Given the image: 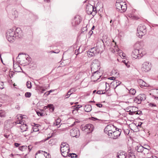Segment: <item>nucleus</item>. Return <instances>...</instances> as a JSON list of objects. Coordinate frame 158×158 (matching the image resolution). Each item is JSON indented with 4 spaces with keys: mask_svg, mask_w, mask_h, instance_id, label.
<instances>
[{
    "mask_svg": "<svg viewBox=\"0 0 158 158\" xmlns=\"http://www.w3.org/2000/svg\"><path fill=\"white\" fill-rule=\"evenodd\" d=\"M9 135H7L6 134L4 135V136L6 138H8Z\"/></svg>",
    "mask_w": 158,
    "mask_h": 158,
    "instance_id": "nucleus-57",
    "label": "nucleus"
},
{
    "mask_svg": "<svg viewBox=\"0 0 158 158\" xmlns=\"http://www.w3.org/2000/svg\"><path fill=\"white\" fill-rule=\"evenodd\" d=\"M129 92L132 95H134L136 93V90L134 89H131L129 90Z\"/></svg>",
    "mask_w": 158,
    "mask_h": 158,
    "instance_id": "nucleus-31",
    "label": "nucleus"
},
{
    "mask_svg": "<svg viewBox=\"0 0 158 158\" xmlns=\"http://www.w3.org/2000/svg\"><path fill=\"white\" fill-rule=\"evenodd\" d=\"M30 60V58L29 56L24 54V55L21 57L20 62L21 64H28Z\"/></svg>",
    "mask_w": 158,
    "mask_h": 158,
    "instance_id": "nucleus-9",
    "label": "nucleus"
},
{
    "mask_svg": "<svg viewBox=\"0 0 158 158\" xmlns=\"http://www.w3.org/2000/svg\"><path fill=\"white\" fill-rule=\"evenodd\" d=\"M96 106H97L98 107L101 108L102 107V105L100 103H97L96 104Z\"/></svg>",
    "mask_w": 158,
    "mask_h": 158,
    "instance_id": "nucleus-47",
    "label": "nucleus"
},
{
    "mask_svg": "<svg viewBox=\"0 0 158 158\" xmlns=\"http://www.w3.org/2000/svg\"><path fill=\"white\" fill-rule=\"evenodd\" d=\"M136 111H132L130 110V112H129V114L131 115H133L134 114H135Z\"/></svg>",
    "mask_w": 158,
    "mask_h": 158,
    "instance_id": "nucleus-43",
    "label": "nucleus"
},
{
    "mask_svg": "<svg viewBox=\"0 0 158 158\" xmlns=\"http://www.w3.org/2000/svg\"><path fill=\"white\" fill-rule=\"evenodd\" d=\"M37 127V126H36L35 127H32L33 131L36 132V131H38L39 130Z\"/></svg>",
    "mask_w": 158,
    "mask_h": 158,
    "instance_id": "nucleus-41",
    "label": "nucleus"
},
{
    "mask_svg": "<svg viewBox=\"0 0 158 158\" xmlns=\"http://www.w3.org/2000/svg\"><path fill=\"white\" fill-rule=\"evenodd\" d=\"M12 14L11 18L12 19H15L18 17V13L16 10L13 11L12 12Z\"/></svg>",
    "mask_w": 158,
    "mask_h": 158,
    "instance_id": "nucleus-19",
    "label": "nucleus"
},
{
    "mask_svg": "<svg viewBox=\"0 0 158 158\" xmlns=\"http://www.w3.org/2000/svg\"><path fill=\"white\" fill-rule=\"evenodd\" d=\"M149 106H156V105L155 104H153V103H150L149 104Z\"/></svg>",
    "mask_w": 158,
    "mask_h": 158,
    "instance_id": "nucleus-53",
    "label": "nucleus"
},
{
    "mask_svg": "<svg viewBox=\"0 0 158 158\" xmlns=\"http://www.w3.org/2000/svg\"><path fill=\"white\" fill-rule=\"evenodd\" d=\"M69 152H61V154L64 157H66L68 156L69 154H68Z\"/></svg>",
    "mask_w": 158,
    "mask_h": 158,
    "instance_id": "nucleus-33",
    "label": "nucleus"
},
{
    "mask_svg": "<svg viewBox=\"0 0 158 158\" xmlns=\"http://www.w3.org/2000/svg\"><path fill=\"white\" fill-rule=\"evenodd\" d=\"M136 149L138 152L142 153L144 151V148L141 145H139L136 147Z\"/></svg>",
    "mask_w": 158,
    "mask_h": 158,
    "instance_id": "nucleus-17",
    "label": "nucleus"
},
{
    "mask_svg": "<svg viewBox=\"0 0 158 158\" xmlns=\"http://www.w3.org/2000/svg\"><path fill=\"white\" fill-rule=\"evenodd\" d=\"M131 108H132L131 106H129L127 108V112H130V110L131 109Z\"/></svg>",
    "mask_w": 158,
    "mask_h": 158,
    "instance_id": "nucleus-50",
    "label": "nucleus"
},
{
    "mask_svg": "<svg viewBox=\"0 0 158 158\" xmlns=\"http://www.w3.org/2000/svg\"><path fill=\"white\" fill-rule=\"evenodd\" d=\"M142 114V112L141 111L138 110H136V112L135 113V114H139V115H141Z\"/></svg>",
    "mask_w": 158,
    "mask_h": 158,
    "instance_id": "nucleus-42",
    "label": "nucleus"
},
{
    "mask_svg": "<svg viewBox=\"0 0 158 158\" xmlns=\"http://www.w3.org/2000/svg\"><path fill=\"white\" fill-rule=\"evenodd\" d=\"M26 85L28 88L30 89L31 87V82L30 81H28L26 83Z\"/></svg>",
    "mask_w": 158,
    "mask_h": 158,
    "instance_id": "nucleus-32",
    "label": "nucleus"
},
{
    "mask_svg": "<svg viewBox=\"0 0 158 158\" xmlns=\"http://www.w3.org/2000/svg\"><path fill=\"white\" fill-rule=\"evenodd\" d=\"M93 118L94 119V120H99V119L93 117Z\"/></svg>",
    "mask_w": 158,
    "mask_h": 158,
    "instance_id": "nucleus-61",
    "label": "nucleus"
},
{
    "mask_svg": "<svg viewBox=\"0 0 158 158\" xmlns=\"http://www.w3.org/2000/svg\"><path fill=\"white\" fill-rule=\"evenodd\" d=\"M151 68V63L149 62L146 61L142 64L141 70L143 71L146 72L150 71Z\"/></svg>",
    "mask_w": 158,
    "mask_h": 158,
    "instance_id": "nucleus-7",
    "label": "nucleus"
},
{
    "mask_svg": "<svg viewBox=\"0 0 158 158\" xmlns=\"http://www.w3.org/2000/svg\"><path fill=\"white\" fill-rule=\"evenodd\" d=\"M125 54H123V53L122 54V56L123 57H125Z\"/></svg>",
    "mask_w": 158,
    "mask_h": 158,
    "instance_id": "nucleus-64",
    "label": "nucleus"
},
{
    "mask_svg": "<svg viewBox=\"0 0 158 158\" xmlns=\"http://www.w3.org/2000/svg\"><path fill=\"white\" fill-rule=\"evenodd\" d=\"M138 82L139 84L142 86L145 87H148V84L146 83L141 79H139L138 80Z\"/></svg>",
    "mask_w": 158,
    "mask_h": 158,
    "instance_id": "nucleus-14",
    "label": "nucleus"
},
{
    "mask_svg": "<svg viewBox=\"0 0 158 158\" xmlns=\"http://www.w3.org/2000/svg\"><path fill=\"white\" fill-rule=\"evenodd\" d=\"M150 149V147L149 146H148V148H144V151L143 152V153L144 154L145 153H148L149 152V150Z\"/></svg>",
    "mask_w": 158,
    "mask_h": 158,
    "instance_id": "nucleus-28",
    "label": "nucleus"
},
{
    "mask_svg": "<svg viewBox=\"0 0 158 158\" xmlns=\"http://www.w3.org/2000/svg\"><path fill=\"white\" fill-rule=\"evenodd\" d=\"M91 106L89 105H86L84 108L85 111L86 112H89L92 110Z\"/></svg>",
    "mask_w": 158,
    "mask_h": 158,
    "instance_id": "nucleus-18",
    "label": "nucleus"
},
{
    "mask_svg": "<svg viewBox=\"0 0 158 158\" xmlns=\"http://www.w3.org/2000/svg\"><path fill=\"white\" fill-rule=\"evenodd\" d=\"M113 131L112 130H110L109 131H108L107 132H105L109 136H113Z\"/></svg>",
    "mask_w": 158,
    "mask_h": 158,
    "instance_id": "nucleus-34",
    "label": "nucleus"
},
{
    "mask_svg": "<svg viewBox=\"0 0 158 158\" xmlns=\"http://www.w3.org/2000/svg\"><path fill=\"white\" fill-rule=\"evenodd\" d=\"M146 27L143 24L139 25L137 28V36L141 38L146 33Z\"/></svg>",
    "mask_w": 158,
    "mask_h": 158,
    "instance_id": "nucleus-5",
    "label": "nucleus"
},
{
    "mask_svg": "<svg viewBox=\"0 0 158 158\" xmlns=\"http://www.w3.org/2000/svg\"><path fill=\"white\" fill-rule=\"evenodd\" d=\"M55 53H58L60 51L59 50L57 49L56 50H55Z\"/></svg>",
    "mask_w": 158,
    "mask_h": 158,
    "instance_id": "nucleus-58",
    "label": "nucleus"
},
{
    "mask_svg": "<svg viewBox=\"0 0 158 158\" xmlns=\"http://www.w3.org/2000/svg\"><path fill=\"white\" fill-rule=\"evenodd\" d=\"M87 30L86 26L83 27L82 29V31L83 32H84L85 31H86Z\"/></svg>",
    "mask_w": 158,
    "mask_h": 158,
    "instance_id": "nucleus-46",
    "label": "nucleus"
},
{
    "mask_svg": "<svg viewBox=\"0 0 158 158\" xmlns=\"http://www.w3.org/2000/svg\"><path fill=\"white\" fill-rule=\"evenodd\" d=\"M121 83V82L120 81H118L117 80L114 81H113L111 83V84L112 85L114 86L116 85V86L114 88V89H115Z\"/></svg>",
    "mask_w": 158,
    "mask_h": 158,
    "instance_id": "nucleus-15",
    "label": "nucleus"
},
{
    "mask_svg": "<svg viewBox=\"0 0 158 158\" xmlns=\"http://www.w3.org/2000/svg\"><path fill=\"white\" fill-rule=\"evenodd\" d=\"M49 94H50L48 92H47L44 94L46 95L47 96H48Z\"/></svg>",
    "mask_w": 158,
    "mask_h": 158,
    "instance_id": "nucleus-59",
    "label": "nucleus"
},
{
    "mask_svg": "<svg viewBox=\"0 0 158 158\" xmlns=\"http://www.w3.org/2000/svg\"><path fill=\"white\" fill-rule=\"evenodd\" d=\"M61 152H69V149L68 144L66 143H62L60 146V148Z\"/></svg>",
    "mask_w": 158,
    "mask_h": 158,
    "instance_id": "nucleus-11",
    "label": "nucleus"
},
{
    "mask_svg": "<svg viewBox=\"0 0 158 158\" xmlns=\"http://www.w3.org/2000/svg\"><path fill=\"white\" fill-rule=\"evenodd\" d=\"M79 50V48L78 49V50H76L75 51V53L76 54V55H77L78 54L79 52L78 51Z\"/></svg>",
    "mask_w": 158,
    "mask_h": 158,
    "instance_id": "nucleus-54",
    "label": "nucleus"
},
{
    "mask_svg": "<svg viewBox=\"0 0 158 158\" xmlns=\"http://www.w3.org/2000/svg\"><path fill=\"white\" fill-rule=\"evenodd\" d=\"M27 146H22L19 147V149L22 151H24L25 150L27 149Z\"/></svg>",
    "mask_w": 158,
    "mask_h": 158,
    "instance_id": "nucleus-29",
    "label": "nucleus"
},
{
    "mask_svg": "<svg viewBox=\"0 0 158 158\" xmlns=\"http://www.w3.org/2000/svg\"><path fill=\"white\" fill-rule=\"evenodd\" d=\"M6 116V112L5 111L1 110L0 111V120Z\"/></svg>",
    "mask_w": 158,
    "mask_h": 158,
    "instance_id": "nucleus-20",
    "label": "nucleus"
},
{
    "mask_svg": "<svg viewBox=\"0 0 158 158\" xmlns=\"http://www.w3.org/2000/svg\"><path fill=\"white\" fill-rule=\"evenodd\" d=\"M70 133L71 136L73 137L78 138L80 133L79 129L77 128H74L70 130Z\"/></svg>",
    "mask_w": 158,
    "mask_h": 158,
    "instance_id": "nucleus-8",
    "label": "nucleus"
},
{
    "mask_svg": "<svg viewBox=\"0 0 158 158\" xmlns=\"http://www.w3.org/2000/svg\"><path fill=\"white\" fill-rule=\"evenodd\" d=\"M94 127L92 124H87L84 127H83L82 129L83 131L87 132L88 133L91 132L94 130Z\"/></svg>",
    "mask_w": 158,
    "mask_h": 158,
    "instance_id": "nucleus-10",
    "label": "nucleus"
},
{
    "mask_svg": "<svg viewBox=\"0 0 158 158\" xmlns=\"http://www.w3.org/2000/svg\"><path fill=\"white\" fill-rule=\"evenodd\" d=\"M20 128L21 130V132H23L26 131L27 130V127L26 124H25L22 126Z\"/></svg>",
    "mask_w": 158,
    "mask_h": 158,
    "instance_id": "nucleus-24",
    "label": "nucleus"
},
{
    "mask_svg": "<svg viewBox=\"0 0 158 158\" xmlns=\"http://www.w3.org/2000/svg\"><path fill=\"white\" fill-rule=\"evenodd\" d=\"M15 108L18 110H19L20 109V107L18 106H16Z\"/></svg>",
    "mask_w": 158,
    "mask_h": 158,
    "instance_id": "nucleus-60",
    "label": "nucleus"
},
{
    "mask_svg": "<svg viewBox=\"0 0 158 158\" xmlns=\"http://www.w3.org/2000/svg\"><path fill=\"white\" fill-rule=\"evenodd\" d=\"M140 98H139L138 95L137 96V97H136L134 99V102L138 104L141 103V101Z\"/></svg>",
    "mask_w": 158,
    "mask_h": 158,
    "instance_id": "nucleus-21",
    "label": "nucleus"
},
{
    "mask_svg": "<svg viewBox=\"0 0 158 158\" xmlns=\"http://www.w3.org/2000/svg\"><path fill=\"white\" fill-rule=\"evenodd\" d=\"M37 114L39 116H42L43 115V113L40 112H37Z\"/></svg>",
    "mask_w": 158,
    "mask_h": 158,
    "instance_id": "nucleus-49",
    "label": "nucleus"
},
{
    "mask_svg": "<svg viewBox=\"0 0 158 158\" xmlns=\"http://www.w3.org/2000/svg\"><path fill=\"white\" fill-rule=\"evenodd\" d=\"M100 47H101V46H100ZM96 48H97V50L98 49V50L97 51V52H99L100 51H102V48H101V47H100V48H99V45L97 46V47Z\"/></svg>",
    "mask_w": 158,
    "mask_h": 158,
    "instance_id": "nucleus-44",
    "label": "nucleus"
},
{
    "mask_svg": "<svg viewBox=\"0 0 158 158\" xmlns=\"http://www.w3.org/2000/svg\"><path fill=\"white\" fill-rule=\"evenodd\" d=\"M31 95V93L30 92H26L25 93V96L27 98H29Z\"/></svg>",
    "mask_w": 158,
    "mask_h": 158,
    "instance_id": "nucleus-36",
    "label": "nucleus"
},
{
    "mask_svg": "<svg viewBox=\"0 0 158 158\" xmlns=\"http://www.w3.org/2000/svg\"><path fill=\"white\" fill-rule=\"evenodd\" d=\"M139 98H140V99H141V102L143 101H144L146 98V95L144 94H140L138 95Z\"/></svg>",
    "mask_w": 158,
    "mask_h": 158,
    "instance_id": "nucleus-23",
    "label": "nucleus"
},
{
    "mask_svg": "<svg viewBox=\"0 0 158 158\" xmlns=\"http://www.w3.org/2000/svg\"><path fill=\"white\" fill-rule=\"evenodd\" d=\"M96 48H95L94 47L91 48L89 51L90 52L94 51V52H97V50Z\"/></svg>",
    "mask_w": 158,
    "mask_h": 158,
    "instance_id": "nucleus-37",
    "label": "nucleus"
},
{
    "mask_svg": "<svg viewBox=\"0 0 158 158\" xmlns=\"http://www.w3.org/2000/svg\"><path fill=\"white\" fill-rule=\"evenodd\" d=\"M129 130L128 129H127L124 131V133L126 135H128L129 134Z\"/></svg>",
    "mask_w": 158,
    "mask_h": 158,
    "instance_id": "nucleus-48",
    "label": "nucleus"
},
{
    "mask_svg": "<svg viewBox=\"0 0 158 158\" xmlns=\"http://www.w3.org/2000/svg\"><path fill=\"white\" fill-rule=\"evenodd\" d=\"M122 62L124 63L125 64L127 62H126V60H123L122 61Z\"/></svg>",
    "mask_w": 158,
    "mask_h": 158,
    "instance_id": "nucleus-62",
    "label": "nucleus"
},
{
    "mask_svg": "<svg viewBox=\"0 0 158 158\" xmlns=\"http://www.w3.org/2000/svg\"><path fill=\"white\" fill-rule=\"evenodd\" d=\"M81 21V17L79 15L76 16L73 20L72 24L73 26H76L79 24Z\"/></svg>",
    "mask_w": 158,
    "mask_h": 158,
    "instance_id": "nucleus-12",
    "label": "nucleus"
},
{
    "mask_svg": "<svg viewBox=\"0 0 158 158\" xmlns=\"http://www.w3.org/2000/svg\"><path fill=\"white\" fill-rule=\"evenodd\" d=\"M108 79H110V80H114L115 79V78L114 77H111L108 78Z\"/></svg>",
    "mask_w": 158,
    "mask_h": 158,
    "instance_id": "nucleus-51",
    "label": "nucleus"
},
{
    "mask_svg": "<svg viewBox=\"0 0 158 158\" xmlns=\"http://www.w3.org/2000/svg\"><path fill=\"white\" fill-rule=\"evenodd\" d=\"M14 144H15V145L16 147H19V145H20L19 143H15Z\"/></svg>",
    "mask_w": 158,
    "mask_h": 158,
    "instance_id": "nucleus-55",
    "label": "nucleus"
},
{
    "mask_svg": "<svg viewBox=\"0 0 158 158\" xmlns=\"http://www.w3.org/2000/svg\"><path fill=\"white\" fill-rule=\"evenodd\" d=\"M68 156L69 157H70V158H76L77 156L76 154L74 153H69L68 155Z\"/></svg>",
    "mask_w": 158,
    "mask_h": 158,
    "instance_id": "nucleus-27",
    "label": "nucleus"
},
{
    "mask_svg": "<svg viewBox=\"0 0 158 158\" xmlns=\"http://www.w3.org/2000/svg\"><path fill=\"white\" fill-rule=\"evenodd\" d=\"M96 8L94 7L93 6L90 4H88L86 7V11L88 14H92L93 15L97 13Z\"/></svg>",
    "mask_w": 158,
    "mask_h": 158,
    "instance_id": "nucleus-6",
    "label": "nucleus"
},
{
    "mask_svg": "<svg viewBox=\"0 0 158 158\" xmlns=\"http://www.w3.org/2000/svg\"><path fill=\"white\" fill-rule=\"evenodd\" d=\"M117 130V128L116 129ZM121 129H118V130H116L115 131H114L113 132V135L112 138L114 139H116L119 137L121 134Z\"/></svg>",
    "mask_w": 158,
    "mask_h": 158,
    "instance_id": "nucleus-13",
    "label": "nucleus"
},
{
    "mask_svg": "<svg viewBox=\"0 0 158 158\" xmlns=\"http://www.w3.org/2000/svg\"><path fill=\"white\" fill-rule=\"evenodd\" d=\"M96 53V52H94V51H92L91 52H89L88 51L87 52V54L88 55L90 56H94L95 54Z\"/></svg>",
    "mask_w": 158,
    "mask_h": 158,
    "instance_id": "nucleus-30",
    "label": "nucleus"
},
{
    "mask_svg": "<svg viewBox=\"0 0 158 158\" xmlns=\"http://www.w3.org/2000/svg\"><path fill=\"white\" fill-rule=\"evenodd\" d=\"M139 46V45H135L134 49L132 51L131 55L133 58L136 59L138 57H141L145 54V52L144 51L143 52L142 49L136 48H137Z\"/></svg>",
    "mask_w": 158,
    "mask_h": 158,
    "instance_id": "nucleus-2",
    "label": "nucleus"
},
{
    "mask_svg": "<svg viewBox=\"0 0 158 158\" xmlns=\"http://www.w3.org/2000/svg\"><path fill=\"white\" fill-rule=\"evenodd\" d=\"M4 88L3 82L0 81V89H2Z\"/></svg>",
    "mask_w": 158,
    "mask_h": 158,
    "instance_id": "nucleus-39",
    "label": "nucleus"
},
{
    "mask_svg": "<svg viewBox=\"0 0 158 158\" xmlns=\"http://www.w3.org/2000/svg\"><path fill=\"white\" fill-rule=\"evenodd\" d=\"M116 9L121 13L125 11L127 9V5L126 3L121 2V0H117L115 4Z\"/></svg>",
    "mask_w": 158,
    "mask_h": 158,
    "instance_id": "nucleus-3",
    "label": "nucleus"
},
{
    "mask_svg": "<svg viewBox=\"0 0 158 158\" xmlns=\"http://www.w3.org/2000/svg\"><path fill=\"white\" fill-rule=\"evenodd\" d=\"M125 65H126L127 66V68H129L130 67V65L129 64V63H128V62L127 61V62L125 64Z\"/></svg>",
    "mask_w": 158,
    "mask_h": 158,
    "instance_id": "nucleus-56",
    "label": "nucleus"
},
{
    "mask_svg": "<svg viewBox=\"0 0 158 158\" xmlns=\"http://www.w3.org/2000/svg\"><path fill=\"white\" fill-rule=\"evenodd\" d=\"M11 123H10L9 122H6L5 124V127L7 129H10L12 127V126L11 125Z\"/></svg>",
    "mask_w": 158,
    "mask_h": 158,
    "instance_id": "nucleus-22",
    "label": "nucleus"
},
{
    "mask_svg": "<svg viewBox=\"0 0 158 158\" xmlns=\"http://www.w3.org/2000/svg\"><path fill=\"white\" fill-rule=\"evenodd\" d=\"M81 107V105H78L77 106H75L73 107V113H74V111H77L78 110V109L80 108Z\"/></svg>",
    "mask_w": 158,
    "mask_h": 158,
    "instance_id": "nucleus-25",
    "label": "nucleus"
},
{
    "mask_svg": "<svg viewBox=\"0 0 158 158\" xmlns=\"http://www.w3.org/2000/svg\"><path fill=\"white\" fill-rule=\"evenodd\" d=\"M93 33V31H92V30L90 31L89 32V36H90Z\"/></svg>",
    "mask_w": 158,
    "mask_h": 158,
    "instance_id": "nucleus-52",
    "label": "nucleus"
},
{
    "mask_svg": "<svg viewBox=\"0 0 158 158\" xmlns=\"http://www.w3.org/2000/svg\"><path fill=\"white\" fill-rule=\"evenodd\" d=\"M100 62L97 59L93 60L91 65V71L93 73L98 72L100 69Z\"/></svg>",
    "mask_w": 158,
    "mask_h": 158,
    "instance_id": "nucleus-4",
    "label": "nucleus"
},
{
    "mask_svg": "<svg viewBox=\"0 0 158 158\" xmlns=\"http://www.w3.org/2000/svg\"><path fill=\"white\" fill-rule=\"evenodd\" d=\"M97 94H105V93H102L101 90H99L97 91Z\"/></svg>",
    "mask_w": 158,
    "mask_h": 158,
    "instance_id": "nucleus-45",
    "label": "nucleus"
},
{
    "mask_svg": "<svg viewBox=\"0 0 158 158\" xmlns=\"http://www.w3.org/2000/svg\"><path fill=\"white\" fill-rule=\"evenodd\" d=\"M94 28H95L94 26H93L92 27L91 30H94Z\"/></svg>",
    "mask_w": 158,
    "mask_h": 158,
    "instance_id": "nucleus-63",
    "label": "nucleus"
},
{
    "mask_svg": "<svg viewBox=\"0 0 158 158\" xmlns=\"http://www.w3.org/2000/svg\"><path fill=\"white\" fill-rule=\"evenodd\" d=\"M71 94V93L69 92V91L67 94L65 95H64V96L65 98V99H66L68 98L70 95Z\"/></svg>",
    "mask_w": 158,
    "mask_h": 158,
    "instance_id": "nucleus-35",
    "label": "nucleus"
},
{
    "mask_svg": "<svg viewBox=\"0 0 158 158\" xmlns=\"http://www.w3.org/2000/svg\"><path fill=\"white\" fill-rule=\"evenodd\" d=\"M61 121V120L59 118H57L54 123V124L55 126H58L60 124Z\"/></svg>",
    "mask_w": 158,
    "mask_h": 158,
    "instance_id": "nucleus-26",
    "label": "nucleus"
},
{
    "mask_svg": "<svg viewBox=\"0 0 158 158\" xmlns=\"http://www.w3.org/2000/svg\"><path fill=\"white\" fill-rule=\"evenodd\" d=\"M132 108H131V109L130 110L134 111L137 110L138 109V108H136L135 106H131Z\"/></svg>",
    "mask_w": 158,
    "mask_h": 158,
    "instance_id": "nucleus-40",
    "label": "nucleus"
},
{
    "mask_svg": "<svg viewBox=\"0 0 158 158\" xmlns=\"http://www.w3.org/2000/svg\"><path fill=\"white\" fill-rule=\"evenodd\" d=\"M112 128L114 129V125L111 124L107 125L104 129V132H107L108 131L112 130Z\"/></svg>",
    "mask_w": 158,
    "mask_h": 158,
    "instance_id": "nucleus-16",
    "label": "nucleus"
},
{
    "mask_svg": "<svg viewBox=\"0 0 158 158\" xmlns=\"http://www.w3.org/2000/svg\"><path fill=\"white\" fill-rule=\"evenodd\" d=\"M22 31L20 28H17L16 31L13 29L7 30L6 33V36L8 40L11 42H13L17 36L20 37L21 36Z\"/></svg>",
    "mask_w": 158,
    "mask_h": 158,
    "instance_id": "nucleus-1",
    "label": "nucleus"
},
{
    "mask_svg": "<svg viewBox=\"0 0 158 158\" xmlns=\"http://www.w3.org/2000/svg\"><path fill=\"white\" fill-rule=\"evenodd\" d=\"M76 91V90L74 88H71L69 90V92L71 93V94H72L73 92H75Z\"/></svg>",
    "mask_w": 158,
    "mask_h": 158,
    "instance_id": "nucleus-38",
    "label": "nucleus"
}]
</instances>
